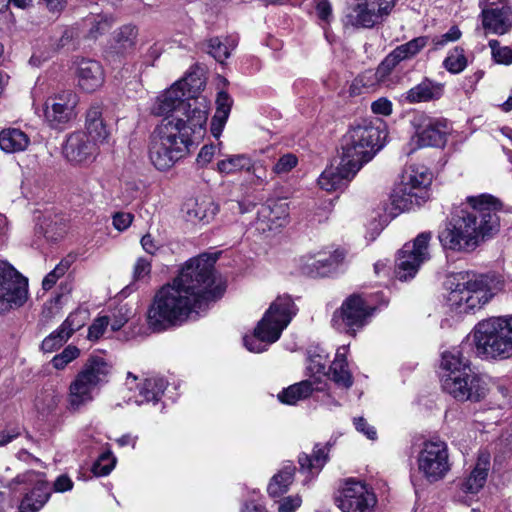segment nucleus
Returning a JSON list of instances; mask_svg holds the SVG:
<instances>
[{
    "instance_id": "42",
    "label": "nucleus",
    "mask_w": 512,
    "mask_h": 512,
    "mask_svg": "<svg viewBox=\"0 0 512 512\" xmlns=\"http://www.w3.org/2000/svg\"><path fill=\"white\" fill-rule=\"evenodd\" d=\"M87 318L88 312L86 310L76 309L68 315L59 329L69 339L75 331L85 325Z\"/></svg>"
},
{
    "instance_id": "20",
    "label": "nucleus",
    "mask_w": 512,
    "mask_h": 512,
    "mask_svg": "<svg viewBox=\"0 0 512 512\" xmlns=\"http://www.w3.org/2000/svg\"><path fill=\"white\" fill-rule=\"evenodd\" d=\"M96 153L95 142L84 132L70 134L63 146V154L70 162L84 163L91 161Z\"/></svg>"
},
{
    "instance_id": "5",
    "label": "nucleus",
    "mask_w": 512,
    "mask_h": 512,
    "mask_svg": "<svg viewBox=\"0 0 512 512\" xmlns=\"http://www.w3.org/2000/svg\"><path fill=\"white\" fill-rule=\"evenodd\" d=\"M476 353L484 359L506 360L512 357V316L491 317L473 330Z\"/></svg>"
},
{
    "instance_id": "64",
    "label": "nucleus",
    "mask_w": 512,
    "mask_h": 512,
    "mask_svg": "<svg viewBox=\"0 0 512 512\" xmlns=\"http://www.w3.org/2000/svg\"><path fill=\"white\" fill-rule=\"evenodd\" d=\"M128 321V317L126 316V313L123 312V308H120L116 314H114L112 323H111V329L113 331L120 330L125 323Z\"/></svg>"
},
{
    "instance_id": "8",
    "label": "nucleus",
    "mask_w": 512,
    "mask_h": 512,
    "mask_svg": "<svg viewBox=\"0 0 512 512\" xmlns=\"http://www.w3.org/2000/svg\"><path fill=\"white\" fill-rule=\"evenodd\" d=\"M427 43L428 38L420 36L397 46L384 58L375 71L368 70L357 77L354 85L361 84L365 88H370L376 83L383 82L400 62L415 57Z\"/></svg>"
},
{
    "instance_id": "27",
    "label": "nucleus",
    "mask_w": 512,
    "mask_h": 512,
    "mask_svg": "<svg viewBox=\"0 0 512 512\" xmlns=\"http://www.w3.org/2000/svg\"><path fill=\"white\" fill-rule=\"evenodd\" d=\"M86 129L94 141L104 142L110 135V131L102 117L99 105H93L87 111Z\"/></svg>"
},
{
    "instance_id": "57",
    "label": "nucleus",
    "mask_w": 512,
    "mask_h": 512,
    "mask_svg": "<svg viewBox=\"0 0 512 512\" xmlns=\"http://www.w3.org/2000/svg\"><path fill=\"white\" fill-rule=\"evenodd\" d=\"M461 37V31L457 26H453L449 29V31L440 37H435L433 39L434 45L436 48L445 46L448 42L457 41Z\"/></svg>"
},
{
    "instance_id": "19",
    "label": "nucleus",
    "mask_w": 512,
    "mask_h": 512,
    "mask_svg": "<svg viewBox=\"0 0 512 512\" xmlns=\"http://www.w3.org/2000/svg\"><path fill=\"white\" fill-rule=\"evenodd\" d=\"M72 93L49 97L43 106L45 121L52 128H61L74 117L75 101Z\"/></svg>"
},
{
    "instance_id": "48",
    "label": "nucleus",
    "mask_w": 512,
    "mask_h": 512,
    "mask_svg": "<svg viewBox=\"0 0 512 512\" xmlns=\"http://www.w3.org/2000/svg\"><path fill=\"white\" fill-rule=\"evenodd\" d=\"M489 47L491 48V54L493 60L502 65L512 64V49L508 46H501L499 41L490 40Z\"/></svg>"
},
{
    "instance_id": "46",
    "label": "nucleus",
    "mask_w": 512,
    "mask_h": 512,
    "mask_svg": "<svg viewBox=\"0 0 512 512\" xmlns=\"http://www.w3.org/2000/svg\"><path fill=\"white\" fill-rule=\"evenodd\" d=\"M79 356L80 349L74 345H68L61 353L53 357L51 363L55 369L62 370Z\"/></svg>"
},
{
    "instance_id": "32",
    "label": "nucleus",
    "mask_w": 512,
    "mask_h": 512,
    "mask_svg": "<svg viewBox=\"0 0 512 512\" xmlns=\"http://www.w3.org/2000/svg\"><path fill=\"white\" fill-rule=\"evenodd\" d=\"M295 469L292 465H286L272 477L267 487L268 494L271 497H279L288 491L294 480Z\"/></svg>"
},
{
    "instance_id": "61",
    "label": "nucleus",
    "mask_w": 512,
    "mask_h": 512,
    "mask_svg": "<svg viewBox=\"0 0 512 512\" xmlns=\"http://www.w3.org/2000/svg\"><path fill=\"white\" fill-rule=\"evenodd\" d=\"M73 488V482L67 475H60L54 482L53 490L56 492H66Z\"/></svg>"
},
{
    "instance_id": "40",
    "label": "nucleus",
    "mask_w": 512,
    "mask_h": 512,
    "mask_svg": "<svg viewBox=\"0 0 512 512\" xmlns=\"http://www.w3.org/2000/svg\"><path fill=\"white\" fill-rule=\"evenodd\" d=\"M251 159L245 154L229 155L217 163L220 173L233 174L242 170L250 171Z\"/></svg>"
},
{
    "instance_id": "34",
    "label": "nucleus",
    "mask_w": 512,
    "mask_h": 512,
    "mask_svg": "<svg viewBox=\"0 0 512 512\" xmlns=\"http://www.w3.org/2000/svg\"><path fill=\"white\" fill-rule=\"evenodd\" d=\"M440 95L441 87L426 79L411 88L405 98L409 103H417L439 98Z\"/></svg>"
},
{
    "instance_id": "18",
    "label": "nucleus",
    "mask_w": 512,
    "mask_h": 512,
    "mask_svg": "<svg viewBox=\"0 0 512 512\" xmlns=\"http://www.w3.org/2000/svg\"><path fill=\"white\" fill-rule=\"evenodd\" d=\"M413 125L416 130L418 147L444 145L447 134V126L444 121L421 114L414 118Z\"/></svg>"
},
{
    "instance_id": "51",
    "label": "nucleus",
    "mask_w": 512,
    "mask_h": 512,
    "mask_svg": "<svg viewBox=\"0 0 512 512\" xmlns=\"http://www.w3.org/2000/svg\"><path fill=\"white\" fill-rule=\"evenodd\" d=\"M109 324L108 316H101L96 318L89 326L87 338L91 341L98 340L105 332Z\"/></svg>"
},
{
    "instance_id": "6",
    "label": "nucleus",
    "mask_w": 512,
    "mask_h": 512,
    "mask_svg": "<svg viewBox=\"0 0 512 512\" xmlns=\"http://www.w3.org/2000/svg\"><path fill=\"white\" fill-rule=\"evenodd\" d=\"M384 132L371 123L352 127L342 139L341 158L357 171L382 147Z\"/></svg>"
},
{
    "instance_id": "23",
    "label": "nucleus",
    "mask_w": 512,
    "mask_h": 512,
    "mask_svg": "<svg viewBox=\"0 0 512 512\" xmlns=\"http://www.w3.org/2000/svg\"><path fill=\"white\" fill-rule=\"evenodd\" d=\"M481 16L483 27L491 33L503 35L512 27V9L508 6L484 9Z\"/></svg>"
},
{
    "instance_id": "56",
    "label": "nucleus",
    "mask_w": 512,
    "mask_h": 512,
    "mask_svg": "<svg viewBox=\"0 0 512 512\" xmlns=\"http://www.w3.org/2000/svg\"><path fill=\"white\" fill-rule=\"evenodd\" d=\"M302 503L300 496H287L279 501L278 512H295Z\"/></svg>"
},
{
    "instance_id": "7",
    "label": "nucleus",
    "mask_w": 512,
    "mask_h": 512,
    "mask_svg": "<svg viewBox=\"0 0 512 512\" xmlns=\"http://www.w3.org/2000/svg\"><path fill=\"white\" fill-rule=\"evenodd\" d=\"M111 365L101 356L91 355L69 387V403L73 409L92 400V391L107 381Z\"/></svg>"
},
{
    "instance_id": "52",
    "label": "nucleus",
    "mask_w": 512,
    "mask_h": 512,
    "mask_svg": "<svg viewBox=\"0 0 512 512\" xmlns=\"http://www.w3.org/2000/svg\"><path fill=\"white\" fill-rule=\"evenodd\" d=\"M315 1V10L318 18L329 24L333 19V11L332 5L329 0H314Z\"/></svg>"
},
{
    "instance_id": "13",
    "label": "nucleus",
    "mask_w": 512,
    "mask_h": 512,
    "mask_svg": "<svg viewBox=\"0 0 512 512\" xmlns=\"http://www.w3.org/2000/svg\"><path fill=\"white\" fill-rule=\"evenodd\" d=\"M372 307L357 294L349 296L332 317V325L340 332L355 334L366 323Z\"/></svg>"
},
{
    "instance_id": "41",
    "label": "nucleus",
    "mask_w": 512,
    "mask_h": 512,
    "mask_svg": "<svg viewBox=\"0 0 512 512\" xmlns=\"http://www.w3.org/2000/svg\"><path fill=\"white\" fill-rule=\"evenodd\" d=\"M137 30L134 26L125 25L115 35L114 49L117 53L123 54L131 50L136 41Z\"/></svg>"
},
{
    "instance_id": "31",
    "label": "nucleus",
    "mask_w": 512,
    "mask_h": 512,
    "mask_svg": "<svg viewBox=\"0 0 512 512\" xmlns=\"http://www.w3.org/2000/svg\"><path fill=\"white\" fill-rule=\"evenodd\" d=\"M345 347H341L337 350L334 361L330 366V373L332 380L339 386L349 388L353 384V379L345 356Z\"/></svg>"
},
{
    "instance_id": "25",
    "label": "nucleus",
    "mask_w": 512,
    "mask_h": 512,
    "mask_svg": "<svg viewBox=\"0 0 512 512\" xmlns=\"http://www.w3.org/2000/svg\"><path fill=\"white\" fill-rule=\"evenodd\" d=\"M432 182V174L422 165H411L403 174L401 184L411 186L416 193L427 192Z\"/></svg>"
},
{
    "instance_id": "16",
    "label": "nucleus",
    "mask_w": 512,
    "mask_h": 512,
    "mask_svg": "<svg viewBox=\"0 0 512 512\" xmlns=\"http://www.w3.org/2000/svg\"><path fill=\"white\" fill-rule=\"evenodd\" d=\"M335 503L343 512H372L377 499L366 484L348 479L338 491Z\"/></svg>"
},
{
    "instance_id": "58",
    "label": "nucleus",
    "mask_w": 512,
    "mask_h": 512,
    "mask_svg": "<svg viewBox=\"0 0 512 512\" xmlns=\"http://www.w3.org/2000/svg\"><path fill=\"white\" fill-rule=\"evenodd\" d=\"M151 271V261L146 257H140L137 259L134 265V278L139 280L148 276Z\"/></svg>"
},
{
    "instance_id": "47",
    "label": "nucleus",
    "mask_w": 512,
    "mask_h": 512,
    "mask_svg": "<svg viewBox=\"0 0 512 512\" xmlns=\"http://www.w3.org/2000/svg\"><path fill=\"white\" fill-rule=\"evenodd\" d=\"M70 264V261L66 259L60 261V263L44 277L42 281L43 290L48 291L53 288L57 281L68 271Z\"/></svg>"
},
{
    "instance_id": "59",
    "label": "nucleus",
    "mask_w": 512,
    "mask_h": 512,
    "mask_svg": "<svg viewBox=\"0 0 512 512\" xmlns=\"http://www.w3.org/2000/svg\"><path fill=\"white\" fill-rule=\"evenodd\" d=\"M133 216L130 213L118 212L113 216V225L119 230L127 229L132 223Z\"/></svg>"
},
{
    "instance_id": "2",
    "label": "nucleus",
    "mask_w": 512,
    "mask_h": 512,
    "mask_svg": "<svg viewBox=\"0 0 512 512\" xmlns=\"http://www.w3.org/2000/svg\"><path fill=\"white\" fill-rule=\"evenodd\" d=\"M217 254H202L186 262L172 283L154 296L147 312L150 329L161 332L180 326L192 313H199L219 299L224 288L215 285L214 264Z\"/></svg>"
},
{
    "instance_id": "38",
    "label": "nucleus",
    "mask_w": 512,
    "mask_h": 512,
    "mask_svg": "<svg viewBox=\"0 0 512 512\" xmlns=\"http://www.w3.org/2000/svg\"><path fill=\"white\" fill-rule=\"evenodd\" d=\"M312 391V383L309 381H302L284 389L278 394V399L284 404L294 405L299 400L309 397Z\"/></svg>"
},
{
    "instance_id": "43",
    "label": "nucleus",
    "mask_w": 512,
    "mask_h": 512,
    "mask_svg": "<svg viewBox=\"0 0 512 512\" xmlns=\"http://www.w3.org/2000/svg\"><path fill=\"white\" fill-rule=\"evenodd\" d=\"M52 489L48 482L43 480L40 475L34 477V512L41 509L44 504L49 500Z\"/></svg>"
},
{
    "instance_id": "62",
    "label": "nucleus",
    "mask_w": 512,
    "mask_h": 512,
    "mask_svg": "<svg viewBox=\"0 0 512 512\" xmlns=\"http://www.w3.org/2000/svg\"><path fill=\"white\" fill-rule=\"evenodd\" d=\"M215 154V146L213 145H205L201 148L197 161L201 165H206L211 162L213 156Z\"/></svg>"
},
{
    "instance_id": "9",
    "label": "nucleus",
    "mask_w": 512,
    "mask_h": 512,
    "mask_svg": "<svg viewBox=\"0 0 512 512\" xmlns=\"http://www.w3.org/2000/svg\"><path fill=\"white\" fill-rule=\"evenodd\" d=\"M438 238L445 249H474L478 245V239L473 216H470L467 210H461L460 214L453 215L446 227L440 231Z\"/></svg>"
},
{
    "instance_id": "63",
    "label": "nucleus",
    "mask_w": 512,
    "mask_h": 512,
    "mask_svg": "<svg viewBox=\"0 0 512 512\" xmlns=\"http://www.w3.org/2000/svg\"><path fill=\"white\" fill-rule=\"evenodd\" d=\"M227 208L231 210L232 212H237L240 214H244L246 212H250L251 209L255 208V205L252 203L244 204L242 202L236 201V200H229L225 203Z\"/></svg>"
},
{
    "instance_id": "12",
    "label": "nucleus",
    "mask_w": 512,
    "mask_h": 512,
    "mask_svg": "<svg viewBox=\"0 0 512 512\" xmlns=\"http://www.w3.org/2000/svg\"><path fill=\"white\" fill-rule=\"evenodd\" d=\"M28 298V278L11 264L0 261V313L19 307Z\"/></svg>"
},
{
    "instance_id": "17",
    "label": "nucleus",
    "mask_w": 512,
    "mask_h": 512,
    "mask_svg": "<svg viewBox=\"0 0 512 512\" xmlns=\"http://www.w3.org/2000/svg\"><path fill=\"white\" fill-rule=\"evenodd\" d=\"M469 215L473 216L477 239L490 237L499 230V217L495 211V200L491 196L469 197Z\"/></svg>"
},
{
    "instance_id": "1",
    "label": "nucleus",
    "mask_w": 512,
    "mask_h": 512,
    "mask_svg": "<svg viewBox=\"0 0 512 512\" xmlns=\"http://www.w3.org/2000/svg\"><path fill=\"white\" fill-rule=\"evenodd\" d=\"M185 80L174 83L159 96L153 114L166 116L150 137L149 157L158 170L171 168L204 136L209 103L204 96L186 95Z\"/></svg>"
},
{
    "instance_id": "21",
    "label": "nucleus",
    "mask_w": 512,
    "mask_h": 512,
    "mask_svg": "<svg viewBox=\"0 0 512 512\" xmlns=\"http://www.w3.org/2000/svg\"><path fill=\"white\" fill-rule=\"evenodd\" d=\"M358 171L350 165H345L340 159L338 166L326 168L318 179L320 187L326 191H334L347 185Z\"/></svg>"
},
{
    "instance_id": "15",
    "label": "nucleus",
    "mask_w": 512,
    "mask_h": 512,
    "mask_svg": "<svg viewBox=\"0 0 512 512\" xmlns=\"http://www.w3.org/2000/svg\"><path fill=\"white\" fill-rule=\"evenodd\" d=\"M443 390L460 401H480L486 396L487 385L484 379L467 368L459 375H451L442 380Z\"/></svg>"
},
{
    "instance_id": "54",
    "label": "nucleus",
    "mask_w": 512,
    "mask_h": 512,
    "mask_svg": "<svg viewBox=\"0 0 512 512\" xmlns=\"http://www.w3.org/2000/svg\"><path fill=\"white\" fill-rule=\"evenodd\" d=\"M37 220V226H39V232L42 233L47 239H54V234H52V226L53 221L50 217H46L42 215L38 211H34V220Z\"/></svg>"
},
{
    "instance_id": "4",
    "label": "nucleus",
    "mask_w": 512,
    "mask_h": 512,
    "mask_svg": "<svg viewBox=\"0 0 512 512\" xmlns=\"http://www.w3.org/2000/svg\"><path fill=\"white\" fill-rule=\"evenodd\" d=\"M298 309L290 296H279L273 301L254 329L253 336L244 337L246 348L255 353L267 350L276 342L288 326Z\"/></svg>"
},
{
    "instance_id": "49",
    "label": "nucleus",
    "mask_w": 512,
    "mask_h": 512,
    "mask_svg": "<svg viewBox=\"0 0 512 512\" xmlns=\"http://www.w3.org/2000/svg\"><path fill=\"white\" fill-rule=\"evenodd\" d=\"M298 163L297 157L292 153L281 156L273 166V173L282 175L290 172Z\"/></svg>"
},
{
    "instance_id": "36",
    "label": "nucleus",
    "mask_w": 512,
    "mask_h": 512,
    "mask_svg": "<svg viewBox=\"0 0 512 512\" xmlns=\"http://www.w3.org/2000/svg\"><path fill=\"white\" fill-rule=\"evenodd\" d=\"M328 446L315 445L313 455L305 453L299 456L298 462L302 470H308L311 473H318L328 460Z\"/></svg>"
},
{
    "instance_id": "30",
    "label": "nucleus",
    "mask_w": 512,
    "mask_h": 512,
    "mask_svg": "<svg viewBox=\"0 0 512 512\" xmlns=\"http://www.w3.org/2000/svg\"><path fill=\"white\" fill-rule=\"evenodd\" d=\"M257 213L267 219L268 222L283 226L289 215V206L283 199L271 200L262 205Z\"/></svg>"
},
{
    "instance_id": "26",
    "label": "nucleus",
    "mask_w": 512,
    "mask_h": 512,
    "mask_svg": "<svg viewBox=\"0 0 512 512\" xmlns=\"http://www.w3.org/2000/svg\"><path fill=\"white\" fill-rule=\"evenodd\" d=\"M233 100L224 91H220L216 99V112L211 121V133L219 138L229 117Z\"/></svg>"
},
{
    "instance_id": "29",
    "label": "nucleus",
    "mask_w": 512,
    "mask_h": 512,
    "mask_svg": "<svg viewBox=\"0 0 512 512\" xmlns=\"http://www.w3.org/2000/svg\"><path fill=\"white\" fill-rule=\"evenodd\" d=\"M29 141L28 135L17 128H7L0 132V148L6 153L23 151Z\"/></svg>"
},
{
    "instance_id": "33",
    "label": "nucleus",
    "mask_w": 512,
    "mask_h": 512,
    "mask_svg": "<svg viewBox=\"0 0 512 512\" xmlns=\"http://www.w3.org/2000/svg\"><path fill=\"white\" fill-rule=\"evenodd\" d=\"M165 389L166 381L163 378L145 379L139 389L140 399H136L135 403L138 405L148 402L157 403Z\"/></svg>"
},
{
    "instance_id": "24",
    "label": "nucleus",
    "mask_w": 512,
    "mask_h": 512,
    "mask_svg": "<svg viewBox=\"0 0 512 512\" xmlns=\"http://www.w3.org/2000/svg\"><path fill=\"white\" fill-rule=\"evenodd\" d=\"M77 75L80 87L87 92L96 90L104 81L102 67L95 60L80 61L78 64Z\"/></svg>"
},
{
    "instance_id": "3",
    "label": "nucleus",
    "mask_w": 512,
    "mask_h": 512,
    "mask_svg": "<svg viewBox=\"0 0 512 512\" xmlns=\"http://www.w3.org/2000/svg\"><path fill=\"white\" fill-rule=\"evenodd\" d=\"M457 283L448 296V303L458 313H470L482 308L502 289L495 275L460 272Z\"/></svg>"
},
{
    "instance_id": "35",
    "label": "nucleus",
    "mask_w": 512,
    "mask_h": 512,
    "mask_svg": "<svg viewBox=\"0 0 512 512\" xmlns=\"http://www.w3.org/2000/svg\"><path fill=\"white\" fill-rule=\"evenodd\" d=\"M441 367L447 372V374L443 376V379L451 375H459L466 368L467 370L471 368L469 361L464 359L461 351L458 349L446 351L442 354Z\"/></svg>"
},
{
    "instance_id": "44",
    "label": "nucleus",
    "mask_w": 512,
    "mask_h": 512,
    "mask_svg": "<svg viewBox=\"0 0 512 512\" xmlns=\"http://www.w3.org/2000/svg\"><path fill=\"white\" fill-rule=\"evenodd\" d=\"M445 68L451 73H460L467 66V59L462 48L456 47L444 60Z\"/></svg>"
},
{
    "instance_id": "14",
    "label": "nucleus",
    "mask_w": 512,
    "mask_h": 512,
    "mask_svg": "<svg viewBox=\"0 0 512 512\" xmlns=\"http://www.w3.org/2000/svg\"><path fill=\"white\" fill-rule=\"evenodd\" d=\"M418 469L431 483L444 478L450 469L446 443L440 440L425 442L418 455Z\"/></svg>"
},
{
    "instance_id": "60",
    "label": "nucleus",
    "mask_w": 512,
    "mask_h": 512,
    "mask_svg": "<svg viewBox=\"0 0 512 512\" xmlns=\"http://www.w3.org/2000/svg\"><path fill=\"white\" fill-rule=\"evenodd\" d=\"M371 109L375 114L388 116L392 112V103L386 98H380L372 103Z\"/></svg>"
},
{
    "instance_id": "53",
    "label": "nucleus",
    "mask_w": 512,
    "mask_h": 512,
    "mask_svg": "<svg viewBox=\"0 0 512 512\" xmlns=\"http://www.w3.org/2000/svg\"><path fill=\"white\" fill-rule=\"evenodd\" d=\"M250 173L253 175L252 183L255 185H263L268 183V171L262 162H252Z\"/></svg>"
},
{
    "instance_id": "28",
    "label": "nucleus",
    "mask_w": 512,
    "mask_h": 512,
    "mask_svg": "<svg viewBox=\"0 0 512 512\" xmlns=\"http://www.w3.org/2000/svg\"><path fill=\"white\" fill-rule=\"evenodd\" d=\"M488 466V457H480L470 475L461 484L462 491L470 494L478 493L486 482Z\"/></svg>"
},
{
    "instance_id": "22",
    "label": "nucleus",
    "mask_w": 512,
    "mask_h": 512,
    "mask_svg": "<svg viewBox=\"0 0 512 512\" xmlns=\"http://www.w3.org/2000/svg\"><path fill=\"white\" fill-rule=\"evenodd\" d=\"M428 198L429 193L420 192L418 194L411 186H404L400 183L391 194V205L393 210H395V212L392 213L396 215L404 211H409L414 207H419L425 203Z\"/></svg>"
},
{
    "instance_id": "55",
    "label": "nucleus",
    "mask_w": 512,
    "mask_h": 512,
    "mask_svg": "<svg viewBox=\"0 0 512 512\" xmlns=\"http://www.w3.org/2000/svg\"><path fill=\"white\" fill-rule=\"evenodd\" d=\"M353 423L356 430L364 434L368 439L375 440L377 438V431L375 427L371 426L365 418H354Z\"/></svg>"
},
{
    "instance_id": "39",
    "label": "nucleus",
    "mask_w": 512,
    "mask_h": 512,
    "mask_svg": "<svg viewBox=\"0 0 512 512\" xmlns=\"http://www.w3.org/2000/svg\"><path fill=\"white\" fill-rule=\"evenodd\" d=\"M237 46V39L226 37L222 41L218 37L208 40V53L218 62L223 63L231 54V51Z\"/></svg>"
},
{
    "instance_id": "45",
    "label": "nucleus",
    "mask_w": 512,
    "mask_h": 512,
    "mask_svg": "<svg viewBox=\"0 0 512 512\" xmlns=\"http://www.w3.org/2000/svg\"><path fill=\"white\" fill-rule=\"evenodd\" d=\"M116 458L110 450L103 452L92 466V472L95 476L108 475L116 465Z\"/></svg>"
},
{
    "instance_id": "50",
    "label": "nucleus",
    "mask_w": 512,
    "mask_h": 512,
    "mask_svg": "<svg viewBox=\"0 0 512 512\" xmlns=\"http://www.w3.org/2000/svg\"><path fill=\"white\" fill-rule=\"evenodd\" d=\"M67 340L68 338L66 337V335L61 333L60 329H57L42 341L41 349L44 352H52L55 349L62 346V344L65 343Z\"/></svg>"
},
{
    "instance_id": "37",
    "label": "nucleus",
    "mask_w": 512,
    "mask_h": 512,
    "mask_svg": "<svg viewBox=\"0 0 512 512\" xmlns=\"http://www.w3.org/2000/svg\"><path fill=\"white\" fill-rule=\"evenodd\" d=\"M217 212L218 206L213 201L203 199L196 201L193 208L189 209L187 214L189 220L207 224L214 218Z\"/></svg>"
},
{
    "instance_id": "10",
    "label": "nucleus",
    "mask_w": 512,
    "mask_h": 512,
    "mask_svg": "<svg viewBox=\"0 0 512 512\" xmlns=\"http://www.w3.org/2000/svg\"><path fill=\"white\" fill-rule=\"evenodd\" d=\"M395 4L396 0H348L347 24L371 29L387 19Z\"/></svg>"
},
{
    "instance_id": "11",
    "label": "nucleus",
    "mask_w": 512,
    "mask_h": 512,
    "mask_svg": "<svg viewBox=\"0 0 512 512\" xmlns=\"http://www.w3.org/2000/svg\"><path fill=\"white\" fill-rule=\"evenodd\" d=\"M431 237V232H422L399 251L395 265V274L399 280L413 278L420 266L430 258L428 248Z\"/></svg>"
}]
</instances>
